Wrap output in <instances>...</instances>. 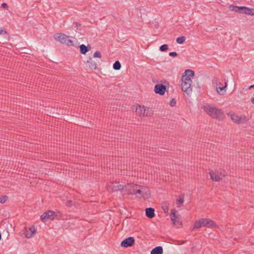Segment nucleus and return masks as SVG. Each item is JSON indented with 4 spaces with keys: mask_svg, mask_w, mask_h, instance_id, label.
Returning <instances> with one entry per match:
<instances>
[{
    "mask_svg": "<svg viewBox=\"0 0 254 254\" xmlns=\"http://www.w3.org/2000/svg\"><path fill=\"white\" fill-rule=\"evenodd\" d=\"M185 73L182 77L181 88L184 92L189 95L192 91L191 77H193L195 73L194 71L189 69L185 70Z\"/></svg>",
    "mask_w": 254,
    "mask_h": 254,
    "instance_id": "obj_1",
    "label": "nucleus"
},
{
    "mask_svg": "<svg viewBox=\"0 0 254 254\" xmlns=\"http://www.w3.org/2000/svg\"><path fill=\"white\" fill-rule=\"evenodd\" d=\"M217 226L216 223L212 220L207 218H201L195 221L193 227L190 228L191 231L195 228H199L202 227H215Z\"/></svg>",
    "mask_w": 254,
    "mask_h": 254,
    "instance_id": "obj_2",
    "label": "nucleus"
},
{
    "mask_svg": "<svg viewBox=\"0 0 254 254\" xmlns=\"http://www.w3.org/2000/svg\"><path fill=\"white\" fill-rule=\"evenodd\" d=\"M203 109L207 114L214 118L220 119L223 116V113L220 109L210 105L204 106Z\"/></svg>",
    "mask_w": 254,
    "mask_h": 254,
    "instance_id": "obj_3",
    "label": "nucleus"
},
{
    "mask_svg": "<svg viewBox=\"0 0 254 254\" xmlns=\"http://www.w3.org/2000/svg\"><path fill=\"white\" fill-rule=\"evenodd\" d=\"M230 9L241 14H246L249 15H254V8L243 6H235L230 5Z\"/></svg>",
    "mask_w": 254,
    "mask_h": 254,
    "instance_id": "obj_4",
    "label": "nucleus"
},
{
    "mask_svg": "<svg viewBox=\"0 0 254 254\" xmlns=\"http://www.w3.org/2000/svg\"><path fill=\"white\" fill-rule=\"evenodd\" d=\"M64 44L68 46H71L75 48H78L79 43L77 40L73 37H70L64 34Z\"/></svg>",
    "mask_w": 254,
    "mask_h": 254,
    "instance_id": "obj_5",
    "label": "nucleus"
},
{
    "mask_svg": "<svg viewBox=\"0 0 254 254\" xmlns=\"http://www.w3.org/2000/svg\"><path fill=\"white\" fill-rule=\"evenodd\" d=\"M227 81L225 82V85L223 86L222 83L219 81L218 79H216V91L219 95H224L226 91V87H227Z\"/></svg>",
    "mask_w": 254,
    "mask_h": 254,
    "instance_id": "obj_6",
    "label": "nucleus"
},
{
    "mask_svg": "<svg viewBox=\"0 0 254 254\" xmlns=\"http://www.w3.org/2000/svg\"><path fill=\"white\" fill-rule=\"evenodd\" d=\"M177 210L175 209H172L171 213L170 214L171 219L173 221V224L176 225H182V222L180 220V218L178 215H176V213Z\"/></svg>",
    "mask_w": 254,
    "mask_h": 254,
    "instance_id": "obj_7",
    "label": "nucleus"
},
{
    "mask_svg": "<svg viewBox=\"0 0 254 254\" xmlns=\"http://www.w3.org/2000/svg\"><path fill=\"white\" fill-rule=\"evenodd\" d=\"M135 240L133 237H129L124 239L121 243V246L123 248H127L133 245Z\"/></svg>",
    "mask_w": 254,
    "mask_h": 254,
    "instance_id": "obj_8",
    "label": "nucleus"
},
{
    "mask_svg": "<svg viewBox=\"0 0 254 254\" xmlns=\"http://www.w3.org/2000/svg\"><path fill=\"white\" fill-rule=\"evenodd\" d=\"M166 91V87L163 84H156L154 87V92L160 95H164Z\"/></svg>",
    "mask_w": 254,
    "mask_h": 254,
    "instance_id": "obj_9",
    "label": "nucleus"
},
{
    "mask_svg": "<svg viewBox=\"0 0 254 254\" xmlns=\"http://www.w3.org/2000/svg\"><path fill=\"white\" fill-rule=\"evenodd\" d=\"M112 192L121 191L122 192H124V186L120 184L119 182L112 183L110 186Z\"/></svg>",
    "mask_w": 254,
    "mask_h": 254,
    "instance_id": "obj_10",
    "label": "nucleus"
},
{
    "mask_svg": "<svg viewBox=\"0 0 254 254\" xmlns=\"http://www.w3.org/2000/svg\"><path fill=\"white\" fill-rule=\"evenodd\" d=\"M54 214L55 212L51 210H48L46 212H45L41 216V220L43 222H46L48 219H51L52 220L54 219Z\"/></svg>",
    "mask_w": 254,
    "mask_h": 254,
    "instance_id": "obj_11",
    "label": "nucleus"
},
{
    "mask_svg": "<svg viewBox=\"0 0 254 254\" xmlns=\"http://www.w3.org/2000/svg\"><path fill=\"white\" fill-rule=\"evenodd\" d=\"M78 48L80 49V53L83 55H85L91 50V46L89 44L87 46H85L84 44H81L80 45L78 44Z\"/></svg>",
    "mask_w": 254,
    "mask_h": 254,
    "instance_id": "obj_12",
    "label": "nucleus"
},
{
    "mask_svg": "<svg viewBox=\"0 0 254 254\" xmlns=\"http://www.w3.org/2000/svg\"><path fill=\"white\" fill-rule=\"evenodd\" d=\"M211 179L213 181L218 182L221 180V177L217 173L216 171H211L209 173Z\"/></svg>",
    "mask_w": 254,
    "mask_h": 254,
    "instance_id": "obj_13",
    "label": "nucleus"
},
{
    "mask_svg": "<svg viewBox=\"0 0 254 254\" xmlns=\"http://www.w3.org/2000/svg\"><path fill=\"white\" fill-rule=\"evenodd\" d=\"M146 216L150 218H153L155 216V210L152 207L146 208L145 210Z\"/></svg>",
    "mask_w": 254,
    "mask_h": 254,
    "instance_id": "obj_14",
    "label": "nucleus"
},
{
    "mask_svg": "<svg viewBox=\"0 0 254 254\" xmlns=\"http://www.w3.org/2000/svg\"><path fill=\"white\" fill-rule=\"evenodd\" d=\"M36 230H37V228L34 226H32L30 227L29 229V231L30 232L29 233L27 232L25 234L26 237L27 238H30L34 237V236L36 234Z\"/></svg>",
    "mask_w": 254,
    "mask_h": 254,
    "instance_id": "obj_15",
    "label": "nucleus"
},
{
    "mask_svg": "<svg viewBox=\"0 0 254 254\" xmlns=\"http://www.w3.org/2000/svg\"><path fill=\"white\" fill-rule=\"evenodd\" d=\"M133 184H127L126 185L124 186V192H123L124 194H131L130 193V191H132V185H133Z\"/></svg>",
    "mask_w": 254,
    "mask_h": 254,
    "instance_id": "obj_16",
    "label": "nucleus"
},
{
    "mask_svg": "<svg viewBox=\"0 0 254 254\" xmlns=\"http://www.w3.org/2000/svg\"><path fill=\"white\" fill-rule=\"evenodd\" d=\"M163 253V248L161 246H157L151 250L150 254H162Z\"/></svg>",
    "mask_w": 254,
    "mask_h": 254,
    "instance_id": "obj_17",
    "label": "nucleus"
},
{
    "mask_svg": "<svg viewBox=\"0 0 254 254\" xmlns=\"http://www.w3.org/2000/svg\"><path fill=\"white\" fill-rule=\"evenodd\" d=\"M88 67L92 70L97 68V64L92 58H90L89 60L87 62Z\"/></svg>",
    "mask_w": 254,
    "mask_h": 254,
    "instance_id": "obj_18",
    "label": "nucleus"
},
{
    "mask_svg": "<svg viewBox=\"0 0 254 254\" xmlns=\"http://www.w3.org/2000/svg\"><path fill=\"white\" fill-rule=\"evenodd\" d=\"M231 119L232 121H234L235 123L240 124L242 123V117H239L235 114H231L230 115Z\"/></svg>",
    "mask_w": 254,
    "mask_h": 254,
    "instance_id": "obj_19",
    "label": "nucleus"
},
{
    "mask_svg": "<svg viewBox=\"0 0 254 254\" xmlns=\"http://www.w3.org/2000/svg\"><path fill=\"white\" fill-rule=\"evenodd\" d=\"M170 206V203L168 201H164L162 203L161 207L163 209L164 213L167 215L169 213V207Z\"/></svg>",
    "mask_w": 254,
    "mask_h": 254,
    "instance_id": "obj_20",
    "label": "nucleus"
},
{
    "mask_svg": "<svg viewBox=\"0 0 254 254\" xmlns=\"http://www.w3.org/2000/svg\"><path fill=\"white\" fill-rule=\"evenodd\" d=\"M144 108V106L141 107L140 105H137L135 109V112L139 116L143 117V110Z\"/></svg>",
    "mask_w": 254,
    "mask_h": 254,
    "instance_id": "obj_21",
    "label": "nucleus"
},
{
    "mask_svg": "<svg viewBox=\"0 0 254 254\" xmlns=\"http://www.w3.org/2000/svg\"><path fill=\"white\" fill-rule=\"evenodd\" d=\"M153 114V110L147 107H145L143 110V117H150Z\"/></svg>",
    "mask_w": 254,
    "mask_h": 254,
    "instance_id": "obj_22",
    "label": "nucleus"
},
{
    "mask_svg": "<svg viewBox=\"0 0 254 254\" xmlns=\"http://www.w3.org/2000/svg\"><path fill=\"white\" fill-rule=\"evenodd\" d=\"M54 37L57 41H59L62 44L64 43V34L56 33L54 34Z\"/></svg>",
    "mask_w": 254,
    "mask_h": 254,
    "instance_id": "obj_23",
    "label": "nucleus"
},
{
    "mask_svg": "<svg viewBox=\"0 0 254 254\" xmlns=\"http://www.w3.org/2000/svg\"><path fill=\"white\" fill-rule=\"evenodd\" d=\"M145 189L142 190L141 188H138L137 190H136V194L135 195L139 198L144 197V190Z\"/></svg>",
    "mask_w": 254,
    "mask_h": 254,
    "instance_id": "obj_24",
    "label": "nucleus"
},
{
    "mask_svg": "<svg viewBox=\"0 0 254 254\" xmlns=\"http://www.w3.org/2000/svg\"><path fill=\"white\" fill-rule=\"evenodd\" d=\"M132 186L133 187L132 191H130V193H131V194H135L136 190H137L138 188H141L142 190L145 189V187L144 186H141L137 184H134L133 185H132Z\"/></svg>",
    "mask_w": 254,
    "mask_h": 254,
    "instance_id": "obj_25",
    "label": "nucleus"
},
{
    "mask_svg": "<svg viewBox=\"0 0 254 254\" xmlns=\"http://www.w3.org/2000/svg\"><path fill=\"white\" fill-rule=\"evenodd\" d=\"M121 68V64L119 61H116L113 64V68L115 70H118L120 69Z\"/></svg>",
    "mask_w": 254,
    "mask_h": 254,
    "instance_id": "obj_26",
    "label": "nucleus"
},
{
    "mask_svg": "<svg viewBox=\"0 0 254 254\" xmlns=\"http://www.w3.org/2000/svg\"><path fill=\"white\" fill-rule=\"evenodd\" d=\"M217 173L221 177V180L226 176V172L224 169H220L219 170L216 171Z\"/></svg>",
    "mask_w": 254,
    "mask_h": 254,
    "instance_id": "obj_27",
    "label": "nucleus"
},
{
    "mask_svg": "<svg viewBox=\"0 0 254 254\" xmlns=\"http://www.w3.org/2000/svg\"><path fill=\"white\" fill-rule=\"evenodd\" d=\"M186 37L185 36H180L177 38L176 42L178 44H183L186 40Z\"/></svg>",
    "mask_w": 254,
    "mask_h": 254,
    "instance_id": "obj_28",
    "label": "nucleus"
},
{
    "mask_svg": "<svg viewBox=\"0 0 254 254\" xmlns=\"http://www.w3.org/2000/svg\"><path fill=\"white\" fill-rule=\"evenodd\" d=\"M168 49L169 47L167 44H163L161 45L159 48V50L161 52H166L168 50Z\"/></svg>",
    "mask_w": 254,
    "mask_h": 254,
    "instance_id": "obj_29",
    "label": "nucleus"
},
{
    "mask_svg": "<svg viewBox=\"0 0 254 254\" xmlns=\"http://www.w3.org/2000/svg\"><path fill=\"white\" fill-rule=\"evenodd\" d=\"M8 198V196L7 195H1L0 196V203H4L7 199Z\"/></svg>",
    "mask_w": 254,
    "mask_h": 254,
    "instance_id": "obj_30",
    "label": "nucleus"
},
{
    "mask_svg": "<svg viewBox=\"0 0 254 254\" xmlns=\"http://www.w3.org/2000/svg\"><path fill=\"white\" fill-rule=\"evenodd\" d=\"M184 201V196H180L179 199L177 200V204L178 205H180L182 204Z\"/></svg>",
    "mask_w": 254,
    "mask_h": 254,
    "instance_id": "obj_31",
    "label": "nucleus"
},
{
    "mask_svg": "<svg viewBox=\"0 0 254 254\" xmlns=\"http://www.w3.org/2000/svg\"><path fill=\"white\" fill-rule=\"evenodd\" d=\"M93 56L94 58H100L101 57V54L99 51H97L94 53Z\"/></svg>",
    "mask_w": 254,
    "mask_h": 254,
    "instance_id": "obj_32",
    "label": "nucleus"
},
{
    "mask_svg": "<svg viewBox=\"0 0 254 254\" xmlns=\"http://www.w3.org/2000/svg\"><path fill=\"white\" fill-rule=\"evenodd\" d=\"M73 204H74L73 202L71 200H67L66 202V205L68 207L71 206Z\"/></svg>",
    "mask_w": 254,
    "mask_h": 254,
    "instance_id": "obj_33",
    "label": "nucleus"
},
{
    "mask_svg": "<svg viewBox=\"0 0 254 254\" xmlns=\"http://www.w3.org/2000/svg\"><path fill=\"white\" fill-rule=\"evenodd\" d=\"M176 104V102L175 99H172L170 102V105L171 107L174 106Z\"/></svg>",
    "mask_w": 254,
    "mask_h": 254,
    "instance_id": "obj_34",
    "label": "nucleus"
},
{
    "mask_svg": "<svg viewBox=\"0 0 254 254\" xmlns=\"http://www.w3.org/2000/svg\"><path fill=\"white\" fill-rule=\"evenodd\" d=\"M169 55L172 57H176L177 56L178 54L176 52H170L169 54Z\"/></svg>",
    "mask_w": 254,
    "mask_h": 254,
    "instance_id": "obj_35",
    "label": "nucleus"
},
{
    "mask_svg": "<svg viewBox=\"0 0 254 254\" xmlns=\"http://www.w3.org/2000/svg\"><path fill=\"white\" fill-rule=\"evenodd\" d=\"M7 32L3 29H0V35L7 34Z\"/></svg>",
    "mask_w": 254,
    "mask_h": 254,
    "instance_id": "obj_36",
    "label": "nucleus"
},
{
    "mask_svg": "<svg viewBox=\"0 0 254 254\" xmlns=\"http://www.w3.org/2000/svg\"><path fill=\"white\" fill-rule=\"evenodd\" d=\"M1 7L3 8H6L8 7V5L6 3L3 2L1 4Z\"/></svg>",
    "mask_w": 254,
    "mask_h": 254,
    "instance_id": "obj_37",
    "label": "nucleus"
},
{
    "mask_svg": "<svg viewBox=\"0 0 254 254\" xmlns=\"http://www.w3.org/2000/svg\"><path fill=\"white\" fill-rule=\"evenodd\" d=\"M252 103L254 104V97H252L251 99Z\"/></svg>",
    "mask_w": 254,
    "mask_h": 254,
    "instance_id": "obj_38",
    "label": "nucleus"
},
{
    "mask_svg": "<svg viewBox=\"0 0 254 254\" xmlns=\"http://www.w3.org/2000/svg\"><path fill=\"white\" fill-rule=\"evenodd\" d=\"M253 88H254V84L250 86V87H249V89H251Z\"/></svg>",
    "mask_w": 254,
    "mask_h": 254,
    "instance_id": "obj_39",
    "label": "nucleus"
}]
</instances>
